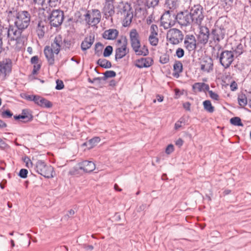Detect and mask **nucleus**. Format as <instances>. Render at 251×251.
Returning a JSON list of instances; mask_svg holds the SVG:
<instances>
[{
  "instance_id": "f257e3e1",
  "label": "nucleus",
  "mask_w": 251,
  "mask_h": 251,
  "mask_svg": "<svg viewBox=\"0 0 251 251\" xmlns=\"http://www.w3.org/2000/svg\"><path fill=\"white\" fill-rule=\"evenodd\" d=\"M10 14L15 17L14 25H9L8 28L2 27L0 36H6L9 40L16 41V44L23 45L27 40L25 30L30 25L31 14L26 10L10 11L8 16Z\"/></svg>"
},
{
  "instance_id": "f03ea898",
  "label": "nucleus",
  "mask_w": 251,
  "mask_h": 251,
  "mask_svg": "<svg viewBox=\"0 0 251 251\" xmlns=\"http://www.w3.org/2000/svg\"><path fill=\"white\" fill-rule=\"evenodd\" d=\"M131 47L136 55L147 56L149 53L146 45L142 46L139 34L136 29H132L129 33Z\"/></svg>"
},
{
  "instance_id": "7ed1b4c3",
  "label": "nucleus",
  "mask_w": 251,
  "mask_h": 251,
  "mask_svg": "<svg viewBox=\"0 0 251 251\" xmlns=\"http://www.w3.org/2000/svg\"><path fill=\"white\" fill-rule=\"evenodd\" d=\"M30 164L34 166L36 172L45 177L51 178L53 177V174L54 171L53 167L50 165H47L44 161L38 160L34 165L31 162H30Z\"/></svg>"
},
{
  "instance_id": "20e7f679",
  "label": "nucleus",
  "mask_w": 251,
  "mask_h": 251,
  "mask_svg": "<svg viewBox=\"0 0 251 251\" xmlns=\"http://www.w3.org/2000/svg\"><path fill=\"white\" fill-rule=\"evenodd\" d=\"M189 13L192 23L200 25L204 17L203 7L200 4L195 5L191 8Z\"/></svg>"
},
{
  "instance_id": "39448f33",
  "label": "nucleus",
  "mask_w": 251,
  "mask_h": 251,
  "mask_svg": "<svg viewBox=\"0 0 251 251\" xmlns=\"http://www.w3.org/2000/svg\"><path fill=\"white\" fill-rule=\"evenodd\" d=\"M226 33V29L222 25H219L218 22H217L211 30L210 35L214 42L218 44L225 38Z\"/></svg>"
},
{
  "instance_id": "423d86ee",
  "label": "nucleus",
  "mask_w": 251,
  "mask_h": 251,
  "mask_svg": "<svg viewBox=\"0 0 251 251\" xmlns=\"http://www.w3.org/2000/svg\"><path fill=\"white\" fill-rule=\"evenodd\" d=\"M184 35L182 32L177 28L170 29L167 33V39L173 45H177L181 42Z\"/></svg>"
},
{
  "instance_id": "0eeeda50",
  "label": "nucleus",
  "mask_w": 251,
  "mask_h": 251,
  "mask_svg": "<svg viewBox=\"0 0 251 251\" xmlns=\"http://www.w3.org/2000/svg\"><path fill=\"white\" fill-rule=\"evenodd\" d=\"M49 20L51 26L58 27L62 24L64 20V13L59 9L53 10L51 11Z\"/></svg>"
},
{
  "instance_id": "6e6552de",
  "label": "nucleus",
  "mask_w": 251,
  "mask_h": 251,
  "mask_svg": "<svg viewBox=\"0 0 251 251\" xmlns=\"http://www.w3.org/2000/svg\"><path fill=\"white\" fill-rule=\"evenodd\" d=\"M120 12L123 16V25L125 27L129 26L133 18V11L130 5L127 3H126L121 9Z\"/></svg>"
},
{
  "instance_id": "1a4fd4ad",
  "label": "nucleus",
  "mask_w": 251,
  "mask_h": 251,
  "mask_svg": "<svg viewBox=\"0 0 251 251\" xmlns=\"http://www.w3.org/2000/svg\"><path fill=\"white\" fill-rule=\"evenodd\" d=\"M234 54L230 50H225L219 55V61L221 64L225 68H228L234 60Z\"/></svg>"
},
{
  "instance_id": "9d476101",
  "label": "nucleus",
  "mask_w": 251,
  "mask_h": 251,
  "mask_svg": "<svg viewBox=\"0 0 251 251\" xmlns=\"http://www.w3.org/2000/svg\"><path fill=\"white\" fill-rule=\"evenodd\" d=\"M176 15L172 11H166L162 15L161 17V22L162 25L165 29H168L173 26L175 24Z\"/></svg>"
},
{
  "instance_id": "9b49d317",
  "label": "nucleus",
  "mask_w": 251,
  "mask_h": 251,
  "mask_svg": "<svg viewBox=\"0 0 251 251\" xmlns=\"http://www.w3.org/2000/svg\"><path fill=\"white\" fill-rule=\"evenodd\" d=\"M175 20L180 25L182 26H187L192 23L191 15L188 11H182L177 13L176 15Z\"/></svg>"
},
{
  "instance_id": "f8f14e48",
  "label": "nucleus",
  "mask_w": 251,
  "mask_h": 251,
  "mask_svg": "<svg viewBox=\"0 0 251 251\" xmlns=\"http://www.w3.org/2000/svg\"><path fill=\"white\" fill-rule=\"evenodd\" d=\"M12 70V61L9 58H5L0 61V76L5 77Z\"/></svg>"
},
{
  "instance_id": "ddd939ff",
  "label": "nucleus",
  "mask_w": 251,
  "mask_h": 251,
  "mask_svg": "<svg viewBox=\"0 0 251 251\" xmlns=\"http://www.w3.org/2000/svg\"><path fill=\"white\" fill-rule=\"evenodd\" d=\"M127 40L125 37L123 38V45L121 47L118 48L115 50V59H121L126 55L128 52V49L127 48Z\"/></svg>"
},
{
  "instance_id": "4468645a",
  "label": "nucleus",
  "mask_w": 251,
  "mask_h": 251,
  "mask_svg": "<svg viewBox=\"0 0 251 251\" xmlns=\"http://www.w3.org/2000/svg\"><path fill=\"white\" fill-rule=\"evenodd\" d=\"M213 60L210 57L203 58L200 62V69L202 72L209 73L213 70Z\"/></svg>"
},
{
  "instance_id": "2eb2a0df",
  "label": "nucleus",
  "mask_w": 251,
  "mask_h": 251,
  "mask_svg": "<svg viewBox=\"0 0 251 251\" xmlns=\"http://www.w3.org/2000/svg\"><path fill=\"white\" fill-rule=\"evenodd\" d=\"M209 36V29L205 26H201L200 34L198 37L199 42L203 45L206 44L208 41Z\"/></svg>"
},
{
  "instance_id": "dca6fc26",
  "label": "nucleus",
  "mask_w": 251,
  "mask_h": 251,
  "mask_svg": "<svg viewBox=\"0 0 251 251\" xmlns=\"http://www.w3.org/2000/svg\"><path fill=\"white\" fill-rule=\"evenodd\" d=\"M184 44L185 48L189 51L195 50L197 47L195 37L193 35H187Z\"/></svg>"
},
{
  "instance_id": "f3484780",
  "label": "nucleus",
  "mask_w": 251,
  "mask_h": 251,
  "mask_svg": "<svg viewBox=\"0 0 251 251\" xmlns=\"http://www.w3.org/2000/svg\"><path fill=\"white\" fill-rule=\"evenodd\" d=\"M62 46V39L61 35H58L56 36L53 42L51 44V46H49V47L51 48V50L55 52V55H57Z\"/></svg>"
},
{
  "instance_id": "a211bd4d",
  "label": "nucleus",
  "mask_w": 251,
  "mask_h": 251,
  "mask_svg": "<svg viewBox=\"0 0 251 251\" xmlns=\"http://www.w3.org/2000/svg\"><path fill=\"white\" fill-rule=\"evenodd\" d=\"M153 60L151 57L141 58L136 60L135 66L138 68H148L152 65Z\"/></svg>"
},
{
  "instance_id": "6ab92c4d",
  "label": "nucleus",
  "mask_w": 251,
  "mask_h": 251,
  "mask_svg": "<svg viewBox=\"0 0 251 251\" xmlns=\"http://www.w3.org/2000/svg\"><path fill=\"white\" fill-rule=\"evenodd\" d=\"M113 2L105 1L103 8V12L106 19H109L115 13L114 6Z\"/></svg>"
},
{
  "instance_id": "aec40b11",
  "label": "nucleus",
  "mask_w": 251,
  "mask_h": 251,
  "mask_svg": "<svg viewBox=\"0 0 251 251\" xmlns=\"http://www.w3.org/2000/svg\"><path fill=\"white\" fill-rule=\"evenodd\" d=\"M44 53L49 65L50 66L53 65L54 64L55 53L51 50V48L49 47V46H47L45 47Z\"/></svg>"
},
{
  "instance_id": "412c9836",
  "label": "nucleus",
  "mask_w": 251,
  "mask_h": 251,
  "mask_svg": "<svg viewBox=\"0 0 251 251\" xmlns=\"http://www.w3.org/2000/svg\"><path fill=\"white\" fill-rule=\"evenodd\" d=\"M95 168V164L92 161L85 160L79 164V169L86 173L92 172Z\"/></svg>"
},
{
  "instance_id": "4be33fe9",
  "label": "nucleus",
  "mask_w": 251,
  "mask_h": 251,
  "mask_svg": "<svg viewBox=\"0 0 251 251\" xmlns=\"http://www.w3.org/2000/svg\"><path fill=\"white\" fill-rule=\"evenodd\" d=\"M14 118L16 120L23 119L24 123H26L32 120L33 116L28 109H25L22 110L21 115L14 116Z\"/></svg>"
},
{
  "instance_id": "5701e85b",
  "label": "nucleus",
  "mask_w": 251,
  "mask_h": 251,
  "mask_svg": "<svg viewBox=\"0 0 251 251\" xmlns=\"http://www.w3.org/2000/svg\"><path fill=\"white\" fill-rule=\"evenodd\" d=\"M119 33V31L116 29L111 28L104 31L102 37L106 40H113L117 38Z\"/></svg>"
},
{
  "instance_id": "b1692460",
  "label": "nucleus",
  "mask_w": 251,
  "mask_h": 251,
  "mask_svg": "<svg viewBox=\"0 0 251 251\" xmlns=\"http://www.w3.org/2000/svg\"><path fill=\"white\" fill-rule=\"evenodd\" d=\"M46 22L45 21L39 20L38 21L37 25L36 27V32L39 38H42L45 35L46 28Z\"/></svg>"
},
{
  "instance_id": "393cba45",
  "label": "nucleus",
  "mask_w": 251,
  "mask_h": 251,
  "mask_svg": "<svg viewBox=\"0 0 251 251\" xmlns=\"http://www.w3.org/2000/svg\"><path fill=\"white\" fill-rule=\"evenodd\" d=\"M95 38L93 35H90L86 37L81 44V48L82 50H86L91 48L94 42Z\"/></svg>"
},
{
  "instance_id": "a878e982",
  "label": "nucleus",
  "mask_w": 251,
  "mask_h": 251,
  "mask_svg": "<svg viewBox=\"0 0 251 251\" xmlns=\"http://www.w3.org/2000/svg\"><path fill=\"white\" fill-rule=\"evenodd\" d=\"M192 88L195 93L200 92L202 91H208L209 89V85L203 82L195 83L193 85Z\"/></svg>"
},
{
  "instance_id": "bb28decb",
  "label": "nucleus",
  "mask_w": 251,
  "mask_h": 251,
  "mask_svg": "<svg viewBox=\"0 0 251 251\" xmlns=\"http://www.w3.org/2000/svg\"><path fill=\"white\" fill-rule=\"evenodd\" d=\"M91 16L92 21L93 25H96L100 23L101 19V13L98 9H92V12L90 13Z\"/></svg>"
},
{
  "instance_id": "cd10ccee",
  "label": "nucleus",
  "mask_w": 251,
  "mask_h": 251,
  "mask_svg": "<svg viewBox=\"0 0 251 251\" xmlns=\"http://www.w3.org/2000/svg\"><path fill=\"white\" fill-rule=\"evenodd\" d=\"M183 66L180 61H176L174 64V71L173 75L178 78L179 76V74L182 72Z\"/></svg>"
},
{
  "instance_id": "c85d7f7f",
  "label": "nucleus",
  "mask_w": 251,
  "mask_h": 251,
  "mask_svg": "<svg viewBox=\"0 0 251 251\" xmlns=\"http://www.w3.org/2000/svg\"><path fill=\"white\" fill-rule=\"evenodd\" d=\"M100 141V137H95L91 139L88 141L83 144L84 146H87L88 148L91 149L95 146Z\"/></svg>"
},
{
  "instance_id": "c756f323",
  "label": "nucleus",
  "mask_w": 251,
  "mask_h": 251,
  "mask_svg": "<svg viewBox=\"0 0 251 251\" xmlns=\"http://www.w3.org/2000/svg\"><path fill=\"white\" fill-rule=\"evenodd\" d=\"M97 64L100 67L105 69L110 68L112 66L111 63L104 58L99 59L97 61Z\"/></svg>"
},
{
  "instance_id": "7c9ffc66",
  "label": "nucleus",
  "mask_w": 251,
  "mask_h": 251,
  "mask_svg": "<svg viewBox=\"0 0 251 251\" xmlns=\"http://www.w3.org/2000/svg\"><path fill=\"white\" fill-rule=\"evenodd\" d=\"M203 107L205 110L212 113L214 111V107L212 105L209 100H206L203 102Z\"/></svg>"
},
{
  "instance_id": "2f4dec72",
  "label": "nucleus",
  "mask_w": 251,
  "mask_h": 251,
  "mask_svg": "<svg viewBox=\"0 0 251 251\" xmlns=\"http://www.w3.org/2000/svg\"><path fill=\"white\" fill-rule=\"evenodd\" d=\"M238 101L239 104L242 107H244L248 103L247 97L244 94H241L238 95Z\"/></svg>"
},
{
  "instance_id": "473e14b6",
  "label": "nucleus",
  "mask_w": 251,
  "mask_h": 251,
  "mask_svg": "<svg viewBox=\"0 0 251 251\" xmlns=\"http://www.w3.org/2000/svg\"><path fill=\"white\" fill-rule=\"evenodd\" d=\"M38 105L43 107L50 108L52 107V104L49 100L41 97Z\"/></svg>"
},
{
  "instance_id": "72a5a7b5",
  "label": "nucleus",
  "mask_w": 251,
  "mask_h": 251,
  "mask_svg": "<svg viewBox=\"0 0 251 251\" xmlns=\"http://www.w3.org/2000/svg\"><path fill=\"white\" fill-rule=\"evenodd\" d=\"M244 51V47L243 45L241 44H240L238 45L234 50H233L232 52L234 54V57H238V56L240 55L241 54L243 53Z\"/></svg>"
},
{
  "instance_id": "f704fd0d",
  "label": "nucleus",
  "mask_w": 251,
  "mask_h": 251,
  "mask_svg": "<svg viewBox=\"0 0 251 251\" xmlns=\"http://www.w3.org/2000/svg\"><path fill=\"white\" fill-rule=\"evenodd\" d=\"M158 35H150L149 37V41L150 44L152 46H156L158 43Z\"/></svg>"
},
{
  "instance_id": "c9c22d12",
  "label": "nucleus",
  "mask_w": 251,
  "mask_h": 251,
  "mask_svg": "<svg viewBox=\"0 0 251 251\" xmlns=\"http://www.w3.org/2000/svg\"><path fill=\"white\" fill-rule=\"evenodd\" d=\"M146 5L149 8L158 5L159 0H144Z\"/></svg>"
},
{
  "instance_id": "e433bc0d",
  "label": "nucleus",
  "mask_w": 251,
  "mask_h": 251,
  "mask_svg": "<svg viewBox=\"0 0 251 251\" xmlns=\"http://www.w3.org/2000/svg\"><path fill=\"white\" fill-rule=\"evenodd\" d=\"M230 122L232 125L234 126H243V124L241 122V119L238 117H235L230 119Z\"/></svg>"
},
{
  "instance_id": "4c0bfd02",
  "label": "nucleus",
  "mask_w": 251,
  "mask_h": 251,
  "mask_svg": "<svg viewBox=\"0 0 251 251\" xmlns=\"http://www.w3.org/2000/svg\"><path fill=\"white\" fill-rule=\"evenodd\" d=\"M61 0H47L46 4H48L50 7H56L59 6Z\"/></svg>"
},
{
  "instance_id": "58836bf2",
  "label": "nucleus",
  "mask_w": 251,
  "mask_h": 251,
  "mask_svg": "<svg viewBox=\"0 0 251 251\" xmlns=\"http://www.w3.org/2000/svg\"><path fill=\"white\" fill-rule=\"evenodd\" d=\"M72 45V43L71 40L65 39L62 42V48L65 50H69Z\"/></svg>"
},
{
  "instance_id": "ea45409f",
  "label": "nucleus",
  "mask_w": 251,
  "mask_h": 251,
  "mask_svg": "<svg viewBox=\"0 0 251 251\" xmlns=\"http://www.w3.org/2000/svg\"><path fill=\"white\" fill-rule=\"evenodd\" d=\"M116 75V72L114 71H107L104 73V76L102 77V78H103L104 81L108 78L115 77Z\"/></svg>"
},
{
  "instance_id": "a19ab883",
  "label": "nucleus",
  "mask_w": 251,
  "mask_h": 251,
  "mask_svg": "<svg viewBox=\"0 0 251 251\" xmlns=\"http://www.w3.org/2000/svg\"><path fill=\"white\" fill-rule=\"evenodd\" d=\"M113 51V48L111 46H107L103 51V56L105 57L109 56L112 53Z\"/></svg>"
},
{
  "instance_id": "79ce46f5",
  "label": "nucleus",
  "mask_w": 251,
  "mask_h": 251,
  "mask_svg": "<svg viewBox=\"0 0 251 251\" xmlns=\"http://www.w3.org/2000/svg\"><path fill=\"white\" fill-rule=\"evenodd\" d=\"M169 55L166 53L162 54L160 57V62L162 64H166L169 61Z\"/></svg>"
},
{
  "instance_id": "37998d69",
  "label": "nucleus",
  "mask_w": 251,
  "mask_h": 251,
  "mask_svg": "<svg viewBox=\"0 0 251 251\" xmlns=\"http://www.w3.org/2000/svg\"><path fill=\"white\" fill-rule=\"evenodd\" d=\"M158 28L156 25H152L150 28V35H158Z\"/></svg>"
},
{
  "instance_id": "c03bdc74",
  "label": "nucleus",
  "mask_w": 251,
  "mask_h": 251,
  "mask_svg": "<svg viewBox=\"0 0 251 251\" xmlns=\"http://www.w3.org/2000/svg\"><path fill=\"white\" fill-rule=\"evenodd\" d=\"M31 3L34 5L43 6L46 4V0H31Z\"/></svg>"
},
{
  "instance_id": "a18cd8bd",
  "label": "nucleus",
  "mask_w": 251,
  "mask_h": 251,
  "mask_svg": "<svg viewBox=\"0 0 251 251\" xmlns=\"http://www.w3.org/2000/svg\"><path fill=\"white\" fill-rule=\"evenodd\" d=\"M210 97L214 100H219V96L212 90H208Z\"/></svg>"
},
{
  "instance_id": "49530a36",
  "label": "nucleus",
  "mask_w": 251,
  "mask_h": 251,
  "mask_svg": "<svg viewBox=\"0 0 251 251\" xmlns=\"http://www.w3.org/2000/svg\"><path fill=\"white\" fill-rule=\"evenodd\" d=\"M85 17V21L86 23L89 25H93L92 23H91V21H92L91 13L89 11H88L86 14L84 15Z\"/></svg>"
},
{
  "instance_id": "de8ad7c7",
  "label": "nucleus",
  "mask_w": 251,
  "mask_h": 251,
  "mask_svg": "<svg viewBox=\"0 0 251 251\" xmlns=\"http://www.w3.org/2000/svg\"><path fill=\"white\" fill-rule=\"evenodd\" d=\"M2 117L3 118H10L12 116L13 113L9 110H6L2 112L1 114Z\"/></svg>"
},
{
  "instance_id": "09e8293b",
  "label": "nucleus",
  "mask_w": 251,
  "mask_h": 251,
  "mask_svg": "<svg viewBox=\"0 0 251 251\" xmlns=\"http://www.w3.org/2000/svg\"><path fill=\"white\" fill-rule=\"evenodd\" d=\"M28 171L26 169H22L19 173V176L23 178H25L27 177Z\"/></svg>"
},
{
  "instance_id": "8fccbe9b",
  "label": "nucleus",
  "mask_w": 251,
  "mask_h": 251,
  "mask_svg": "<svg viewBox=\"0 0 251 251\" xmlns=\"http://www.w3.org/2000/svg\"><path fill=\"white\" fill-rule=\"evenodd\" d=\"M56 85L55 87V89L57 90H61L64 87V85L63 81L61 80L57 79L56 81Z\"/></svg>"
},
{
  "instance_id": "3c124183",
  "label": "nucleus",
  "mask_w": 251,
  "mask_h": 251,
  "mask_svg": "<svg viewBox=\"0 0 251 251\" xmlns=\"http://www.w3.org/2000/svg\"><path fill=\"white\" fill-rule=\"evenodd\" d=\"M184 55V50L180 48H178L176 50V55L178 58H181Z\"/></svg>"
},
{
  "instance_id": "603ef678",
  "label": "nucleus",
  "mask_w": 251,
  "mask_h": 251,
  "mask_svg": "<svg viewBox=\"0 0 251 251\" xmlns=\"http://www.w3.org/2000/svg\"><path fill=\"white\" fill-rule=\"evenodd\" d=\"M174 151V146L172 144L169 145L165 150V152L168 154H170L173 151Z\"/></svg>"
},
{
  "instance_id": "864d4df0",
  "label": "nucleus",
  "mask_w": 251,
  "mask_h": 251,
  "mask_svg": "<svg viewBox=\"0 0 251 251\" xmlns=\"http://www.w3.org/2000/svg\"><path fill=\"white\" fill-rule=\"evenodd\" d=\"M41 68V65L39 63L34 64L33 69L32 70V74L35 75L37 73V72L40 70Z\"/></svg>"
},
{
  "instance_id": "5fc2aeb1",
  "label": "nucleus",
  "mask_w": 251,
  "mask_h": 251,
  "mask_svg": "<svg viewBox=\"0 0 251 251\" xmlns=\"http://www.w3.org/2000/svg\"><path fill=\"white\" fill-rule=\"evenodd\" d=\"M41 98V97L38 95H34V97H33V101L38 105Z\"/></svg>"
},
{
  "instance_id": "6e6d98bb",
  "label": "nucleus",
  "mask_w": 251,
  "mask_h": 251,
  "mask_svg": "<svg viewBox=\"0 0 251 251\" xmlns=\"http://www.w3.org/2000/svg\"><path fill=\"white\" fill-rule=\"evenodd\" d=\"M75 214V211L73 209H71L68 211V213L64 216L65 219H67L70 217H72Z\"/></svg>"
},
{
  "instance_id": "4d7b16f0",
  "label": "nucleus",
  "mask_w": 251,
  "mask_h": 251,
  "mask_svg": "<svg viewBox=\"0 0 251 251\" xmlns=\"http://www.w3.org/2000/svg\"><path fill=\"white\" fill-rule=\"evenodd\" d=\"M38 57L37 56H34L31 58V63L33 64L38 63Z\"/></svg>"
},
{
  "instance_id": "13d9d810",
  "label": "nucleus",
  "mask_w": 251,
  "mask_h": 251,
  "mask_svg": "<svg viewBox=\"0 0 251 251\" xmlns=\"http://www.w3.org/2000/svg\"><path fill=\"white\" fill-rule=\"evenodd\" d=\"M231 91H235L237 89V84L235 81H233L230 85Z\"/></svg>"
},
{
  "instance_id": "bf43d9fd",
  "label": "nucleus",
  "mask_w": 251,
  "mask_h": 251,
  "mask_svg": "<svg viewBox=\"0 0 251 251\" xmlns=\"http://www.w3.org/2000/svg\"><path fill=\"white\" fill-rule=\"evenodd\" d=\"M153 21L154 19L152 15H150L147 17L146 22L148 25H150L153 22Z\"/></svg>"
},
{
  "instance_id": "052dcab7",
  "label": "nucleus",
  "mask_w": 251,
  "mask_h": 251,
  "mask_svg": "<svg viewBox=\"0 0 251 251\" xmlns=\"http://www.w3.org/2000/svg\"><path fill=\"white\" fill-rule=\"evenodd\" d=\"M101 80H103V78H102V77H95L93 79L92 81H91V83L97 82L100 83V81Z\"/></svg>"
},
{
  "instance_id": "680f3d73",
  "label": "nucleus",
  "mask_w": 251,
  "mask_h": 251,
  "mask_svg": "<svg viewBox=\"0 0 251 251\" xmlns=\"http://www.w3.org/2000/svg\"><path fill=\"white\" fill-rule=\"evenodd\" d=\"M183 144V141L182 139L179 138L176 141V145L178 147H181Z\"/></svg>"
},
{
  "instance_id": "e2e57ef3",
  "label": "nucleus",
  "mask_w": 251,
  "mask_h": 251,
  "mask_svg": "<svg viewBox=\"0 0 251 251\" xmlns=\"http://www.w3.org/2000/svg\"><path fill=\"white\" fill-rule=\"evenodd\" d=\"M183 107L187 110H190V103L189 102H185L183 103Z\"/></svg>"
},
{
  "instance_id": "0e129e2a",
  "label": "nucleus",
  "mask_w": 251,
  "mask_h": 251,
  "mask_svg": "<svg viewBox=\"0 0 251 251\" xmlns=\"http://www.w3.org/2000/svg\"><path fill=\"white\" fill-rule=\"evenodd\" d=\"M7 146V145L5 143V142L0 138V148L1 149H4Z\"/></svg>"
},
{
  "instance_id": "69168bd1",
  "label": "nucleus",
  "mask_w": 251,
  "mask_h": 251,
  "mask_svg": "<svg viewBox=\"0 0 251 251\" xmlns=\"http://www.w3.org/2000/svg\"><path fill=\"white\" fill-rule=\"evenodd\" d=\"M83 247L84 249H85L86 250H90L92 251L93 250L94 247L92 245H88L86 244H84L83 245Z\"/></svg>"
},
{
  "instance_id": "338daca9",
  "label": "nucleus",
  "mask_w": 251,
  "mask_h": 251,
  "mask_svg": "<svg viewBox=\"0 0 251 251\" xmlns=\"http://www.w3.org/2000/svg\"><path fill=\"white\" fill-rule=\"evenodd\" d=\"M182 122L180 121H178L176 123L175 125V128L176 129H178L179 127L181 126Z\"/></svg>"
},
{
  "instance_id": "774afa93",
  "label": "nucleus",
  "mask_w": 251,
  "mask_h": 251,
  "mask_svg": "<svg viewBox=\"0 0 251 251\" xmlns=\"http://www.w3.org/2000/svg\"><path fill=\"white\" fill-rule=\"evenodd\" d=\"M6 124L0 119V128H3L6 127Z\"/></svg>"
}]
</instances>
